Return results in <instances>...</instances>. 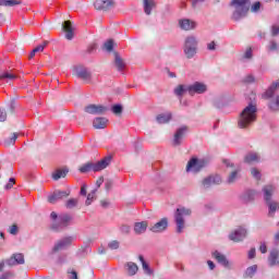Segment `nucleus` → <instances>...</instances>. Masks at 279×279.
<instances>
[{"mask_svg": "<svg viewBox=\"0 0 279 279\" xmlns=\"http://www.w3.org/2000/svg\"><path fill=\"white\" fill-rule=\"evenodd\" d=\"M9 232H10V234H13V235L19 234V226L12 225V226L9 228Z\"/></svg>", "mask_w": 279, "mask_h": 279, "instance_id": "3c124183", "label": "nucleus"}, {"mask_svg": "<svg viewBox=\"0 0 279 279\" xmlns=\"http://www.w3.org/2000/svg\"><path fill=\"white\" fill-rule=\"evenodd\" d=\"M15 184H16V180L14 178H11L7 183V185L4 186V189L7 191H10V189H12Z\"/></svg>", "mask_w": 279, "mask_h": 279, "instance_id": "de8ad7c7", "label": "nucleus"}, {"mask_svg": "<svg viewBox=\"0 0 279 279\" xmlns=\"http://www.w3.org/2000/svg\"><path fill=\"white\" fill-rule=\"evenodd\" d=\"M10 276H12L11 272H4L1 275L0 279H10Z\"/></svg>", "mask_w": 279, "mask_h": 279, "instance_id": "69168bd1", "label": "nucleus"}, {"mask_svg": "<svg viewBox=\"0 0 279 279\" xmlns=\"http://www.w3.org/2000/svg\"><path fill=\"white\" fill-rule=\"evenodd\" d=\"M110 162H112V156L109 155V156L102 158L98 162H87V163L83 165L80 168V172L88 173L90 171H94L95 173H97V171H104V169L109 167Z\"/></svg>", "mask_w": 279, "mask_h": 279, "instance_id": "7ed1b4c3", "label": "nucleus"}, {"mask_svg": "<svg viewBox=\"0 0 279 279\" xmlns=\"http://www.w3.org/2000/svg\"><path fill=\"white\" fill-rule=\"evenodd\" d=\"M71 221H73V217L68 214H63L59 217V225H52V230H64V228H69L71 226Z\"/></svg>", "mask_w": 279, "mask_h": 279, "instance_id": "6e6552de", "label": "nucleus"}, {"mask_svg": "<svg viewBox=\"0 0 279 279\" xmlns=\"http://www.w3.org/2000/svg\"><path fill=\"white\" fill-rule=\"evenodd\" d=\"M254 197H256V192L253 190H248L242 196L243 202H254Z\"/></svg>", "mask_w": 279, "mask_h": 279, "instance_id": "72a5a7b5", "label": "nucleus"}, {"mask_svg": "<svg viewBox=\"0 0 279 279\" xmlns=\"http://www.w3.org/2000/svg\"><path fill=\"white\" fill-rule=\"evenodd\" d=\"M278 34H279V26L278 25H272L271 36H278Z\"/></svg>", "mask_w": 279, "mask_h": 279, "instance_id": "6e6d98bb", "label": "nucleus"}, {"mask_svg": "<svg viewBox=\"0 0 279 279\" xmlns=\"http://www.w3.org/2000/svg\"><path fill=\"white\" fill-rule=\"evenodd\" d=\"M190 215L191 209L185 207L177 208L174 214V221L177 223V232L179 234H182V232L184 231V217H190Z\"/></svg>", "mask_w": 279, "mask_h": 279, "instance_id": "39448f33", "label": "nucleus"}, {"mask_svg": "<svg viewBox=\"0 0 279 279\" xmlns=\"http://www.w3.org/2000/svg\"><path fill=\"white\" fill-rule=\"evenodd\" d=\"M85 112H87V114H106L108 107L104 105H88L85 107Z\"/></svg>", "mask_w": 279, "mask_h": 279, "instance_id": "f8f14e48", "label": "nucleus"}, {"mask_svg": "<svg viewBox=\"0 0 279 279\" xmlns=\"http://www.w3.org/2000/svg\"><path fill=\"white\" fill-rule=\"evenodd\" d=\"M8 119V113L3 111V109H0V122H3Z\"/></svg>", "mask_w": 279, "mask_h": 279, "instance_id": "13d9d810", "label": "nucleus"}, {"mask_svg": "<svg viewBox=\"0 0 279 279\" xmlns=\"http://www.w3.org/2000/svg\"><path fill=\"white\" fill-rule=\"evenodd\" d=\"M104 184V177H99V179L96 181V185L99 189Z\"/></svg>", "mask_w": 279, "mask_h": 279, "instance_id": "0e129e2a", "label": "nucleus"}, {"mask_svg": "<svg viewBox=\"0 0 279 279\" xmlns=\"http://www.w3.org/2000/svg\"><path fill=\"white\" fill-rule=\"evenodd\" d=\"M189 85H179L175 89H174V95H177V97H182V95H184L185 93H189Z\"/></svg>", "mask_w": 279, "mask_h": 279, "instance_id": "f704fd0d", "label": "nucleus"}, {"mask_svg": "<svg viewBox=\"0 0 279 279\" xmlns=\"http://www.w3.org/2000/svg\"><path fill=\"white\" fill-rule=\"evenodd\" d=\"M243 82L245 84H252V82H254V76L252 74H248L244 80Z\"/></svg>", "mask_w": 279, "mask_h": 279, "instance_id": "4d7b16f0", "label": "nucleus"}, {"mask_svg": "<svg viewBox=\"0 0 279 279\" xmlns=\"http://www.w3.org/2000/svg\"><path fill=\"white\" fill-rule=\"evenodd\" d=\"M184 53L186 58H193L197 53V39L190 36L185 39Z\"/></svg>", "mask_w": 279, "mask_h": 279, "instance_id": "423d86ee", "label": "nucleus"}, {"mask_svg": "<svg viewBox=\"0 0 279 279\" xmlns=\"http://www.w3.org/2000/svg\"><path fill=\"white\" fill-rule=\"evenodd\" d=\"M156 8V2L154 0H144V12L145 14H151V10Z\"/></svg>", "mask_w": 279, "mask_h": 279, "instance_id": "cd10ccee", "label": "nucleus"}, {"mask_svg": "<svg viewBox=\"0 0 279 279\" xmlns=\"http://www.w3.org/2000/svg\"><path fill=\"white\" fill-rule=\"evenodd\" d=\"M172 114L171 112H167V113H160L157 116L156 120L158 123L162 124V123H169V121L172 119Z\"/></svg>", "mask_w": 279, "mask_h": 279, "instance_id": "bb28decb", "label": "nucleus"}, {"mask_svg": "<svg viewBox=\"0 0 279 279\" xmlns=\"http://www.w3.org/2000/svg\"><path fill=\"white\" fill-rule=\"evenodd\" d=\"M66 173H69V169H58L56 172L52 173V178L54 180H60V178H66Z\"/></svg>", "mask_w": 279, "mask_h": 279, "instance_id": "473e14b6", "label": "nucleus"}, {"mask_svg": "<svg viewBox=\"0 0 279 279\" xmlns=\"http://www.w3.org/2000/svg\"><path fill=\"white\" fill-rule=\"evenodd\" d=\"M47 45H49V41H44V44L37 46L34 50L35 53H40L43 51H45V47H47Z\"/></svg>", "mask_w": 279, "mask_h": 279, "instance_id": "c03bdc74", "label": "nucleus"}, {"mask_svg": "<svg viewBox=\"0 0 279 279\" xmlns=\"http://www.w3.org/2000/svg\"><path fill=\"white\" fill-rule=\"evenodd\" d=\"M149 223L147 221L135 222L134 223V232L135 234H145L147 232Z\"/></svg>", "mask_w": 279, "mask_h": 279, "instance_id": "4be33fe9", "label": "nucleus"}, {"mask_svg": "<svg viewBox=\"0 0 279 279\" xmlns=\"http://www.w3.org/2000/svg\"><path fill=\"white\" fill-rule=\"evenodd\" d=\"M16 77L19 76L10 71H4L0 73V80L2 81L13 82V80H16Z\"/></svg>", "mask_w": 279, "mask_h": 279, "instance_id": "a878e982", "label": "nucleus"}, {"mask_svg": "<svg viewBox=\"0 0 279 279\" xmlns=\"http://www.w3.org/2000/svg\"><path fill=\"white\" fill-rule=\"evenodd\" d=\"M276 191V186L274 185H265L263 187V193H264V199L269 208L268 215L270 217H274L276 214V210L279 208V204L277 202L271 201V196L274 195Z\"/></svg>", "mask_w": 279, "mask_h": 279, "instance_id": "20e7f679", "label": "nucleus"}, {"mask_svg": "<svg viewBox=\"0 0 279 279\" xmlns=\"http://www.w3.org/2000/svg\"><path fill=\"white\" fill-rule=\"evenodd\" d=\"M240 171H241V170L238 169V170L232 171V172L229 174V177H228V179H227L228 184H232V183L236 182V180L239 179V173H240Z\"/></svg>", "mask_w": 279, "mask_h": 279, "instance_id": "c9c22d12", "label": "nucleus"}, {"mask_svg": "<svg viewBox=\"0 0 279 279\" xmlns=\"http://www.w3.org/2000/svg\"><path fill=\"white\" fill-rule=\"evenodd\" d=\"M120 230H121L122 234H130L131 228H130V226H128V225H122V226L120 227Z\"/></svg>", "mask_w": 279, "mask_h": 279, "instance_id": "864d4df0", "label": "nucleus"}, {"mask_svg": "<svg viewBox=\"0 0 279 279\" xmlns=\"http://www.w3.org/2000/svg\"><path fill=\"white\" fill-rule=\"evenodd\" d=\"M81 195L86 196V184L81 186Z\"/></svg>", "mask_w": 279, "mask_h": 279, "instance_id": "338daca9", "label": "nucleus"}, {"mask_svg": "<svg viewBox=\"0 0 279 279\" xmlns=\"http://www.w3.org/2000/svg\"><path fill=\"white\" fill-rule=\"evenodd\" d=\"M257 269H258V266H257V265H253V266H251V267H248V268L246 269L245 275H246L248 278H253V277H254V274H256Z\"/></svg>", "mask_w": 279, "mask_h": 279, "instance_id": "58836bf2", "label": "nucleus"}, {"mask_svg": "<svg viewBox=\"0 0 279 279\" xmlns=\"http://www.w3.org/2000/svg\"><path fill=\"white\" fill-rule=\"evenodd\" d=\"M278 256H279V252L278 250H272L270 252V255L268 257V263L270 267H274V265H276L278 262Z\"/></svg>", "mask_w": 279, "mask_h": 279, "instance_id": "c756f323", "label": "nucleus"}, {"mask_svg": "<svg viewBox=\"0 0 279 279\" xmlns=\"http://www.w3.org/2000/svg\"><path fill=\"white\" fill-rule=\"evenodd\" d=\"M260 11V2H255L251 5V12H259Z\"/></svg>", "mask_w": 279, "mask_h": 279, "instance_id": "09e8293b", "label": "nucleus"}, {"mask_svg": "<svg viewBox=\"0 0 279 279\" xmlns=\"http://www.w3.org/2000/svg\"><path fill=\"white\" fill-rule=\"evenodd\" d=\"M95 130H104L108 128V119L106 118H96L93 121Z\"/></svg>", "mask_w": 279, "mask_h": 279, "instance_id": "b1692460", "label": "nucleus"}, {"mask_svg": "<svg viewBox=\"0 0 279 279\" xmlns=\"http://www.w3.org/2000/svg\"><path fill=\"white\" fill-rule=\"evenodd\" d=\"M93 199H95V191L87 195V199L85 202L86 206H90V204H93Z\"/></svg>", "mask_w": 279, "mask_h": 279, "instance_id": "49530a36", "label": "nucleus"}, {"mask_svg": "<svg viewBox=\"0 0 279 279\" xmlns=\"http://www.w3.org/2000/svg\"><path fill=\"white\" fill-rule=\"evenodd\" d=\"M73 241H74L73 236H66L59 240L53 246V252H60L61 250H66V247H71V245L73 244Z\"/></svg>", "mask_w": 279, "mask_h": 279, "instance_id": "ddd939ff", "label": "nucleus"}, {"mask_svg": "<svg viewBox=\"0 0 279 279\" xmlns=\"http://www.w3.org/2000/svg\"><path fill=\"white\" fill-rule=\"evenodd\" d=\"M247 236V230L245 228L240 227L239 229H235L233 232L229 234L230 241H233V243H239L243 241Z\"/></svg>", "mask_w": 279, "mask_h": 279, "instance_id": "1a4fd4ad", "label": "nucleus"}, {"mask_svg": "<svg viewBox=\"0 0 279 279\" xmlns=\"http://www.w3.org/2000/svg\"><path fill=\"white\" fill-rule=\"evenodd\" d=\"M74 73L76 77L83 80L84 82H90V72L84 65L74 66Z\"/></svg>", "mask_w": 279, "mask_h": 279, "instance_id": "9b49d317", "label": "nucleus"}, {"mask_svg": "<svg viewBox=\"0 0 279 279\" xmlns=\"http://www.w3.org/2000/svg\"><path fill=\"white\" fill-rule=\"evenodd\" d=\"M259 252L262 254H267V244L262 243L260 246H259Z\"/></svg>", "mask_w": 279, "mask_h": 279, "instance_id": "052dcab7", "label": "nucleus"}, {"mask_svg": "<svg viewBox=\"0 0 279 279\" xmlns=\"http://www.w3.org/2000/svg\"><path fill=\"white\" fill-rule=\"evenodd\" d=\"M179 25H180L181 29L189 32L191 29H195L197 24L189 19H184V20L179 21Z\"/></svg>", "mask_w": 279, "mask_h": 279, "instance_id": "412c9836", "label": "nucleus"}, {"mask_svg": "<svg viewBox=\"0 0 279 279\" xmlns=\"http://www.w3.org/2000/svg\"><path fill=\"white\" fill-rule=\"evenodd\" d=\"M138 259L142 263V267H143L144 271H146V274H151V269H149V265L147 264V262H145V257H143V255H140Z\"/></svg>", "mask_w": 279, "mask_h": 279, "instance_id": "4c0bfd02", "label": "nucleus"}, {"mask_svg": "<svg viewBox=\"0 0 279 279\" xmlns=\"http://www.w3.org/2000/svg\"><path fill=\"white\" fill-rule=\"evenodd\" d=\"M203 189H210L213 184H221V177L220 175H211L207 177L202 182Z\"/></svg>", "mask_w": 279, "mask_h": 279, "instance_id": "a211bd4d", "label": "nucleus"}, {"mask_svg": "<svg viewBox=\"0 0 279 279\" xmlns=\"http://www.w3.org/2000/svg\"><path fill=\"white\" fill-rule=\"evenodd\" d=\"M96 49H97V44H90V45L87 47V52H88V53H93Z\"/></svg>", "mask_w": 279, "mask_h": 279, "instance_id": "bf43d9fd", "label": "nucleus"}, {"mask_svg": "<svg viewBox=\"0 0 279 279\" xmlns=\"http://www.w3.org/2000/svg\"><path fill=\"white\" fill-rule=\"evenodd\" d=\"M102 49L108 52L112 51V49H114V41L112 39H108L104 44Z\"/></svg>", "mask_w": 279, "mask_h": 279, "instance_id": "e433bc0d", "label": "nucleus"}, {"mask_svg": "<svg viewBox=\"0 0 279 279\" xmlns=\"http://www.w3.org/2000/svg\"><path fill=\"white\" fill-rule=\"evenodd\" d=\"M207 87L204 83H199V82H195L192 85L187 86V93L189 95L193 96V95H202L204 93H206Z\"/></svg>", "mask_w": 279, "mask_h": 279, "instance_id": "9d476101", "label": "nucleus"}, {"mask_svg": "<svg viewBox=\"0 0 279 279\" xmlns=\"http://www.w3.org/2000/svg\"><path fill=\"white\" fill-rule=\"evenodd\" d=\"M231 8H234L232 13V21H241V19H245L247 16V12H250V0H231Z\"/></svg>", "mask_w": 279, "mask_h": 279, "instance_id": "f03ea898", "label": "nucleus"}, {"mask_svg": "<svg viewBox=\"0 0 279 279\" xmlns=\"http://www.w3.org/2000/svg\"><path fill=\"white\" fill-rule=\"evenodd\" d=\"M71 195V191H54L50 196H48V202L50 204H56L60 202V199H64V197H69Z\"/></svg>", "mask_w": 279, "mask_h": 279, "instance_id": "4468645a", "label": "nucleus"}, {"mask_svg": "<svg viewBox=\"0 0 279 279\" xmlns=\"http://www.w3.org/2000/svg\"><path fill=\"white\" fill-rule=\"evenodd\" d=\"M206 167V161L197 158H192L186 166V171H192L193 173H199L202 169Z\"/></svg>", "mask_w": 279, "mask_h": 279, "instance_id": "0eeeda50", "label": "nucleus"}, {"mask_svg": "<svg viewBox=\"0 0 279 279\" xmlns=\"http://www.w3.org/2000/svg\"><path fill=\"white\" fill-rule=\"evenodd\" d=\"M126 271L129 276H136V272L138 271V266L135 263L129 262L126 264Z\"/></svg>", "mask_w": 279, "mask_h": 279, "instance_id": "7c9ffc66", "label": "nucleus"}, {"mask_svg": "<svg viewBox=\"0 0 279 279\" xmlns=\"http://www.w3.org/2000/svg\"><path fill=\"white\" fill-rule=\"evenodd\" d=\"M251 173H252L253 178H255V180H260V171H258V169L253 168L251 170Z\"/></svg>", "mask_w": 279, "mask_h": 279, "instance_id": "8fccbe9b", "label": "nucleus"}, {"mask_svg": "<svg viewBox=\"0 0 279 279\" xmlns=\"http://www.w3.org/2000/svg\"><path fill=\"white\" fill-rule=\"evenodd\" d=\"M23 1L21 0H7V8H14L15 5H21Z\"/></svg>", "mask_w": 279, "mask_h": 279, "instance_id": "37998d69", "label": "nucleus"}, {"mask_svg": "<svg viewBox=\"0 0 279 279\" xmlns=\"http://www.w3.org/2000/svg\"><path fill=\"white\" fill-rule=\"evenodd\" d=\"M63 32H65V38L66 40H73V25L71 24V21H65L63 23Z\"/></svg>", "mask_w": 279, "mask_h": 279, "instance_id": "5701e85b", "label": "nucleus"}, {"mask_svg": "<svg viewBox=\"0 0 279 279\" xmlns=\"http://www.w3.org/2000/svg\"><path fill=\"white\" fill-rule=\"evenodd\" d=\"M119 245H120L119 241L113 240V241H111V242L108 244V248H109V250H119Z\"/></svg>", "mask_w": 279, "mask_h": 279, "instance_id": "a18cd8bd", "label": "nucleus"}, {"mask_svg": "<svg viewBox=\"0 0 279 279\" xmlns=\"http://www.w3.org/2000/svg\"><path fill=\"white\" fill-rule=\"evenodd\" d=\"M207 49L208 51H215V49H217V44L215 41H210L207 44Z\"/></svg>", "mask_w": 279, "mask_h": 279, "instance_id": "5fc2aeb1", "label": "nucleus"}, {"mask_svg": "<svg viewBox=\"0 0 279 279\" xmlns=\"http://www.w3.org/2000/svg\"><path fill=\"white\" fill-rule=\"evenodd\" d=\"M114 64L118 69V71H123V69H125V62L123 61V59H121V57L119 56V53H114Z\"/></svg>", "mask_w": 279, "mask_h": 279, "instance_id": "2f4dec72", "label": "nucleus"}, {"mask_svg": "<svg viewBox=\"0 0 279 279\" xmlns=\"http://www.w3.org/2000/svg\"><path fill=\"white\" fill-rule=\"evenodd\" d=\"M169 228V220L167 218H162L160 221L150 227V232H165Z\"/></svg>", "mask_w": 279, "mask_h": 279, "instance_id": "dca6fc26", "label": "nucleus"}, {"mask_svg": "<svg viewBox=\"0 0 279 279\" xmlns=\"http://www.w3.org/2000/svg\"><path fill=\"white\" fill-rule=\"evenodd\" d=\"M258 160H260V156H258L256 153H248L244 158V161L247 162V165H252V162H258Z\"/></svg>", "mask_w": 279, "mask_h": 279, "instance_id": "c85d7f7f", "label": "nucleus"}, {"mask_svg": "<svg viewBox=\"0 0 279 279\" xmlns=\"http://www.w3.org/2000/svg\"><path fill=\"white\" fill-rule=\"evenodd\" d=\"M111 111L113 112V114H122V112H123V106H121V105H114V106L111 108Z\"/></svg>", "mask_w": 279, "mask_h": 279, "instance_id": "79ce46f5", "label": "nucleus"}, {"mask_svg": "<svg viewBox=\"0 0 279 279\" xmlns=\"http://www.w3.org/2000/svg\"><path fill=\"white\" fill-rule=\"evenodd\" d=\"M257 112H258V108L256 107V105L250 104L248 106H246L240 113V117L238 120L239 128L244 130L245 128H250L252 123H255L257 118Z\"/></svg>", "mask_w": 279, "mask_h": 279, "instance_id": "f257e3e1", "label": "nucleus"}, {"mask_svg": "<svg viewBox=\"0 0 279 279\" xmlns=\"http://www.w3.org/2000/svg\"><path fill=\"white\" fill-rule=\"evenodd\" d=\"M16 138H19V133H13L12 137L4 141V145L10 147V145H14L16 143Z\"/></svg>", "mask_w": 279, "mask_h": 279, "instance_id": "ea45409f", "label": "nucleus"}, {"mask_svg": "<svg viewBox=\"0 0 279 279\" xmlns=\"http://www.w3.org/2000/svg\"><path fill=\"white\" fill-rule=\"evenodd\" d=\"M95 10H104L105 12L114 8V0H96L94 2Z\"/></svg>", "mask_w": 279, "mask_h": 279, "instance_id": "2eb2a0df", "label": "nucleus"}, {"mask_svg": "<svg viewBox=\"0 0 279 279\" xmlns=\"http://www.w3.org/2000/svg\"><path fill=\"white\" fill-rule=\"evenodd\" d=\"M244 58H246L247 60L252 59V48H248V49L245 51Z\"/></svg>", "mask_w": 279, "mask_h": 279, "instance_id": "680f3d73", "label": "nucleus"}, {"mask_svg": "<svg viewBox=\"0 0 279 279\" xmlns=\"http://www.w3.org/2000/svg\"><path fill=\"white\" fill-rule=\"evenodd\" d=\"M70 279H77V271L72 270V271H71Z\"/></svg>", "mask_w": 279, "mask_h": 279, "instance_id": "774afa93", "label": "nucleus"}, {"mask_svg": "<svg viewBox=\"0 0 279 279\" xmlns=\"http://www.w3.org/2000/svg\"><path fill=\"white\" fill-rule=\"evenodd\" d=\"M186 132H189V128L182 126L177 130L173 138V145L178 147V145H182V140L184 138Z\"/></svg>", "mask_w": 279, "mask_h": 279, "instance_id": "f3484780", "label": "nucleus"}, {"mask_svg": "<svg viewBox=\"0 0 279 279\" xmlns=\"http://www.w3.org/2000/svg\"><path fill=\"white\" fill-rule=\"evenodd\" d=\"M276 88H279V81L272 83L269 88L266 90V93L263 95L264 99H271L276 93Z\"/></svg>", "mask_w": 279, "mask_h": 279, "instance_id": "393cba45", "label": "nucleus"}, {"mask_svg": "<svg viewBox=\"0 0 279 279\" xmlns=\"http://www.w3.org/2000/svg\"><path fill=\"white\" fill-rule=\"evenodd\" d=\"M268 50L269 51H278V44L276 41H270L269 46H268Z\"/></svg>", "mask_w": 279, "mask_h": 279, "instance_id": "603ef678", "label": "nucleus"}, {"mask_svg": "<svg viewBox=\"0 0 279 279\" xmlns=\"http://www.w3.org/2000/svg\"><path fill=\"white\" fill-rule=\"evenodd\" d=\"M256 257V248H251L248 251V258H255Z\"/></svg>", "mask_w": 279, "mask_h": 279, "instance_id": "e2e57ef3", "label": "nucleus"}, {"mask_svg": "<svg viewBox=\"0 0 279 279\" xmlns=\"http://www.w3.org/2000/svg\"><path fill=\"white\" fill-rule=\"evenodd\" d=\"M213 257L217 260V263H219V265H222V267H230V262L226 255L221 254L220 252H214Z\"/></svg>", "mask_w": 279, "mask_h": 279, "instance_id": "aec40b11", "label": "nucleus"}, {"mask_svg": "<svg viewBox=\"0 0 279 279\" xmlns=\"http://www.w3.org/2000/svg\"><path fill=\"white\" fill-rule=\"evenodd\" d=\"M77 204H78L77 198H70V199L66 201V203H65V208H69V209L75 208V206H77Z\"/></svg>", "mask_w": 279, "mask_h": 279, "instance_id": "a19ab883", "label": "nucleus"}, {"mask_svg": "<svg viewBox=\"0 0 279 279\" xmlns=\"http://www.w3.org/2000/svg\"><path fill=\"white\" fill-rule=\"evenodd\" d=\"M7 263L10 267L14 265H25V256L21 253L14 254Z\"/></svg>", "mask_w": 279, "mask_h": 279, "instance_id": "6ab92c4d", "label": "nucleus"}]
</instances>
